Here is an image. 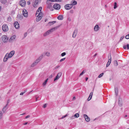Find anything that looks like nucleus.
<instances>
[{
	"instance_id": "nucleus-37",
	"label": "nucleus",
	"mask_w": 129,
	"mask_h": 129,
	"mask_svg": "<svg viewBox=\"0 0 129 129\" xmlns=\"http://www.w3.org/2000/svg\"><path fill=\"white\" fill-rule=\"evenodd\" d=\"M66 55V53L65 52H63L61 54V55L62 56H63L65 55Z\"/></svg>"
},
{
	"instance_id": "nucleus-57",
	"label": "nucleus",
	"mask_w": 129,
	"mask_h": 129,
	"mask_svg": "<svg viewBox=\"0 0 129 129\" xmlns=\"http://www.w3.org/2000/svg\"><path fill=\"white\" fill-rule=\"evenodd\" d=\"M97 53H95L94 55V57H95V56H96L97 55Z\"/></svg>"
},
{
	"instance_id": "nucleus-33",
	"label": "nucleus",
	"mask_w": 129,
	"mask_h": 129,
	"mask_svg": "<svg viewBox=\"0 0 129 129\" xmlns=\"http://www.w3.org/2000/svg\"><path fill=\"white\" fill-rule=\"evenodd\" d=\"M124 36H123L121 37L119 41V42H121L124 38Z\"/></svg>"
},
{
	"instance_id": "nucleus-58",
	"label": "nucleus",
	"mask_w": 129,
	"mask_h": 129,
	"mask_svg": "<svg viewBox=\"0 0 129 129\" xmlns=\"http://www.w3.org/2000/svg\"><path fill=\"white\" fill-rule=\"evenodd\" d=\"M88 79V78L87 77H86L85 78V80L86 81H87Z\"/></svg>"
},
{
	"instance_id": "nucleus-5",
	"label": "nucleus",
	"mask_w": 129,
	"mask_h": 129,
	"mask_svg": "<svg viewBox=\"0 0 129 129\" xmlns=\"http://www.w3.org/2000/svg\"><path fill=\"white\" fill-rule=\"evenodd\" d=\"M61 1H47V3L48 4V8H50L51 7L52 8V6L51 5V2H61Z\"/></svg>"
},
{
	"instance_id": "nucleus-43",
	"label": "nucleus",
	"mask_w": 129,
	"mask_h": 129,
	"mask_svg": "<svg viewBox=\"0 0 129 129\" xmlns=\"http://www.w3.org/2000/svg\"><path fill=\"white\" fill-rule=\"evenodd\" d=\"M74 117V116H72L71 117H70V119H74V117Z\"/></svg>"
},
{
	"instance_id": "nucleus-20",
	"label": "nucleus",
	"mask_w": 129,
	"mask_h": 129,
	"mask_svg": "<svg viewBox=\"0 0 129 129\" xmlns=\"http://www.w3.org/2000/svg\"><path fill=\"white\" fill-rule=\"evenodd\" d=\"M16 38V36L15 35H14L12 36L10 38L9 41L10 42H11L12 41L14 40Z\"/></svg>"
},
{
	"instance_id": "nucleus-49",
	"label": "nucleus",
	"mask_w": 129,
	"mask_h": 129,
	"mask_svg": "<svg viewBox=\"0 0 129 129\" xmlns=\"http://www.w3.org/2000/svg\"><path fill=\"white\" fill-rule=\"evenodd\" d=\"M30 117V116L29 115H28L25 117V118H28Z\"/></svg>"
},
{
	"instance_id": "nucleus-28",
	"label": "nucleus",
	"mask_w": 129,
	"mask_h": 129,
	"mask_svg": "<svg viewBox=\"0 0 129 129\" xmlns=\"http://www.w3.org/2000/svg\"><path fill=\"white\" fill-rule=\"evenodd\" d=\"M1 2L3 4H7V2L6 1H1Z\"/></svg>"
},
{
	"instance_id": "nucleus-6",
	"label": "nucleus",
	"mask_w": 129,
	"mask_h": 129,
	"mask_svg": "<svg viewBox=\"0 0 129 129\" xmlns=\"http://www.w3.org/2000/svg\"><path fill=\"white\" fill-rule=\"evenodd\" d=\"M2 30L4 31H7L8 30V26L7 25H3L2 27Z\"/></svg>"
},
{
	"instance_id": "nucleus-32",
	"label": "nucleus",
	"mask_w": 129,
	"mask_h": 129,
	"mask_svg": "<svg viewBox=\"0 0 129 129\" xmlns=\"http://www.w3.org/2000/svg\"><path fill=\"white\" fill-rule=\"evenodd\" d=\"M45 54L47 56H49L50 55V53L47 52L45 53Z\"/></svg>"
},
{
	"instance_id": "nucleus-52",
	"label": "nucleus",
	"mask_w": 129,
	"mask_h": 129,
	"mask_svg": "<svg viewBox=\"0 0 129 129\" xmlns=\"http://www.w3.org/2000/svg\"><path fill=\"white\" fill-rule=\"evenodd\" d=\"M24 93L23 92H21V93H20V95H23V94H24Z\"/></svg>"
},
{
	"instance_id": "nucleus-62",
	"label": "nucleus",
	"mask_w": 129,
	"mask_h": 129,
	"mask_svg": "<svg viewBox=\"0 0 129 129\" xmlns=\"http://www.w3.org/2000/svg\"><path fill=\"white\" fill-rule=\"evenodd\" d=\"M127 117V115H125L124 116V118Z\"/></svg>"
},
{
	"instance_id": "nucleus-29",
	"label": "nucleus",
	"mask_w": 129,
	"mask_h": 129,
	"mask_svg": "<svg viewBox=\"0 0 129 129\" xmlns=\"http://www.w3.org/2000/svg\"><path fill=\"white\" fill-rule=\"evenodd\" d=\"M79 116V114L78 113H76L74 115V117L75 118H77Z\"/></svg>"
},
{
	"instance_id": "nucleus-47",
	"label": "nucleus",
	"mask_w": 129,
	"mask_h": 129,
	"mask_svg": "<svg viewBox=\"0 0 129 129\" xmlns=\"http://www.w3.org/2000/svg\"><path fill=\"white\" fill-rule=\"evenodd\" d=\"M60 66H57L55 67V69H56L59 67Z\"/></svg>"
},
{
	"instance_id": "nucleus-1",
	"label": "nucleus",
	"mask_w": 129,
	"mask_h": 129,
	"mask_svg": "<svg viewBox=\"0 0 129 129\" xmlns=\"http://www.w3.org/2000/svg\"><path fill=\"white\" fill-rule=\"evenodd\" d=\"M77 4V2L75 1H74L73 2H71L70 4H68L66 5L64 8L66 10H69L72 8L73 6Z\"/></svg>"
},
{
	"instance_id": "nucleus-3",
	"label": "nucleus",
	"mask_w": 129,
	"mask_h": 129,
	"mask_svg": "<svg viewBox=\"0 0 129 129\" xmlns=\"http://www.w3.org/2000/svg\"><path fill=\"white\" fill-rule=\"evenodd\" d=\"M58 27V26H56L49 29L43 34V36L44 37H46L47 36L54 31Z\"/></svg>"
},
{
	"instance_id": "nucleus-44",
	"label": "nucleus",
	"mask_w": 129,
	"mask_h": 129,
	"mask_svg": "<svg viewBox=\"0 0 129 129\" xmlns=\"http://www.w3.org/2000/svg\"><path fill=\"white\" fill-rule=\"evenodd\" d=\"M127 48V49H129V44H128L126 45Z\"/></svg>"
},
{
	"instance_id": "nucleus-56",
	"label": "nucleus",
	"mask_w": 129,
	"mask_h": 129,
	"mask_svg": "<svg viewBox=\"0 0 129 129\" xmlns=\"http://www.w3.org/2000/svg\"><path fill=\"white\" fill-rule=\"evenodd\" d=\"M68 114H66L65 115H64V116H65V117L67 116L68 115Z\"/></svg>"
},
{
	"instance_id": "nucleus-11",
	"label": "nucleus",
	"mask_w": 129,
	"mask_h": 129,
	"mask_svg": "<svg viewBox=\"0 0 129 129\" xmlns=\"http://www.w3.org/2000/svg\"><path fill=\"white\" fill-rule=\"evenodd\" d=\"M110 57V58L108 60V62L107 64L106 65V67H108L109 65H110L111 61L112 58L111 56V55L110 54V56H108V58H109Z\"/></svg>"
},
{
	"instance_id": "nucleus-19",
	"label": "nucleus",
	"mask_w": 129,
	"mask_h": 129,
	"mask_svg": "<svg viewBox=\"0 0 129 129\" xmlns=\"http://www.w3.org/2000/svg\"><path fill=\"white\" fill-rule=\"evenodd\" d=\"M8 103H7L6 105L4 107V108H3L2 110L4 113L5 112L6 110L8 108L7 107V106L8 105Z\"/></svg>"
},
{
	"instance_id": "nucleus-53",
	"label": "nucleus",
	"mask_w": 129,
	"mask_h": 129,
	"mask_svg": "<svg viewBox=\"0 0 129 129\" xmlns=\"http://www.w3.org/2000/svg\"><path fill=\"white\" fill-rule=\"evenodd\" d=\"M65 117V116H62V117H61L60 118L61 119H62L63 118H64Z\"/></svg>"
},
{
	"instance_id": "nucleus-54",
	"label": "nucleus",
	"mask_w": 129,
	"mask_h": 129,
	"mask_svg": "<svg viewBox=\"0 0 129 129\" xmlns=\"http://www.w3.org/2000/svg\"><path fill=\"white\" fill-rule=\"evenodd\" d=\"M68 21H71V19L70 18H68Z\"/></svg>"
},
{
	"instance_id": "nucleus-40",
	"label": "nucleus",
	"mask_w": 129,
	"mask_h": 129,
	"mask_svg": "<svg viewBox=\"0 0 129 129\" xmlns=\"http://www.w3.org/2000/svg\"><path fill=\"white\" fill-rule=\"evenodd\" d=\"M66 59V58H63L62 59H61L60 60V62H62V61H64V60H65V59Z\"/></svg>"
},
{
	"instance_id": "nucleus-51",
	"label": "nucleus",
	"mask_w": 129,
	"mask_h": 129,
	"mask_svg": "<svg viewBox=\"0 0 129 129\" xmlns=\"http://www.w3.org/2000/svg\"><path fill=\"white\" fill-rule=\"evenodd\" d=\"M123 48L124 49H126V46L125 45H124L123 46Z\"/></svg>"
},
{
	"instance_id": "nucleus-46",
	"label": "nucleus",
	"mask_w": 129,
	"mask_h": 129,
	"mask_svg": "<svg viewBox=\"0 0 129 129\" xmlns=\"http://www.w3.org/2000/svg\"><path fill=\"white\" fill-rule=\"evenodd\" d=\"M74 11L73 10H71L70 11V13L71 14L73 13Z\"/></svg>"
},
{
	"instance_id": "nucleus-24",
	"label": "nucleus",
	"mask_w": 129,
	"mask_h": 129,
	"mask_svg": "<svg viewBox=\"0 0 129 129\" xmlns=\"http://www.w3.org/2000/svg\"><path fill=\"white\" fill-rule=\"evenodd\" d=\"M6 56V54L5 55V56L4 59L3 61L4 62H6L8 60V59L9 58L7 56Z\"/></svg>"
},
{
	"instance_id": "nucleus-8",
	"label": "nucleus",
	"mask_w": 129,
	"mask_h": 129,
	"mask_svg": "<svg viewBox=\"0 0 129 129\" xmlns=\"http://www.w3.org/2000/svg\"><path fill=\"white\" fill-rule=\"evenodd\" d=\"M62 75V73L61 72H60L58 73L54 79V81H55L56 80H58L60 77Z\"/></svg>"
},
{
	"instance_id": "nucleus-31",
	"label": "nucleus",
	"mask_w": 129,
	"mask_h": 129,
	"mask_svg": "<svg viewBox=\"0 0 129 129\" xmlns=\"http://www.w3.org/2000/svg\"><path fill=\"white\" fill-rule=\"evenodd\" d=\"M114 64L115 66H117L118 65V63L116 60H115L114 61Z\"/></svg>"
},
{
	"instance_id": "nucleus-59",
	"label": "nucleus",
	"mask_w": 129,
	"mask_h": 129,
	"mask_svg": "<svg viewBox=\"0 0 129 129\" xmlns=\"http://www.w3.org/2000/svg\"><path fill=\"white\" fill-rule=\"evenodd\" d=\"M27 123V122H25V123H24L23 124H24V125H26Z\"/></svg>"
},
{
	"instance_id": "nucleus-64",
	"label": "nucleus",
	"mask_w": 129,
	"mask_h": 129,
	"mask_svg": "<svg viewBox=\"0 0 129 129\" xmlns=\"http://www.w3.org/2000/svg\"><path fill=\"white\" fill-rule=\"evenodd\" d=\"M47 20V19H46L45 20V21L46 22Z\"/></svg>"
},
{
	"instance_id": "nucleus-35",
	"label": "nucleus",
	"mask_w": 129,
	"mask_h": 129,
	"mask_svg": "<svg viewBox=\"0 0 129 129\" xmlns=\"http://www.w3.org/2000/svg\"><path fill=\"white\" fill-rule=\"evenodd\" d=\"M40 11H39V10H37L36 12V15L37 16V15H37L39 13H40Z\"/></svg>"
},
{
	"instance_id": "nucleus-12",
	"label": "nucleus",
	"mask_w": 129,
	"mask_h": 129,
	"mask_svg": "<svg viewBox=\"0 0 129 129\" xmlns=\"http://www.w3.org/2000/svg\"><path fill=\"white\" fill-rule=\"evenodd\" d=\"M22 12L24 16L25 17H27L28 16V13L26 10L25 9H24L23 10Z\"/></svg>"
},
{
	"instance_id": "nucleus-15",
	"label": "nucleus",
	"mask_w": 129,
	"mask_h": 129,
	"mask_svg": "<svg viewBox=\"0 0 129 129\" xmlns=\"http://www.w3.org/2000/svg\"><path fill=\"white\" fill-rule=\"evenodd\" d=\"M84 117L85 118V120L87 122L90 121V119L89 118L86 114H84L83 115Z\"/></svg>"
},
{
	"instance_id": "nucleus-2",
	"label": "nucleus",
	"mask_w": 129,
	"mask_h": 129,
	"mask_svg": "<svg viewBox=\"0 0 129 129\" xmlns=\"http://www.w3.org/2000/svg\"><path fill=\"white\" fill-rule=\"evenodd\" d=\"M44 54H42L31 65V67H33L36 65L42 59Z\"/></svg>"
},
{
	"instance_id": "nucleus-4",
	"label": "nucleus",
	"mask_w": 129,
	"mask_h": 129,
	"mask_svg": "<svg viewBox=\"0 0 129 129\" xmlns=\"http://www.w3.org/2000/svg\"><path fill=\"white\" fill-rule=\"evenodd\" d=\"M14 54L15 51H11L9 53H7L6 54V56H7L9 58H10L13 56Z\"/></svg>"
},
{
	"instance_id": "nucleus-23",
	"label": "nucleus",
	"mask_w": 129,
	"mask_h": 129,
	"mask_svg": "<svg viewBox=\"0 0 129 129\" xmlns=\"http://www.w3.org/2000/svg\"><path fill=\"white\" fill-rule=\"evenodd\" d=\"M57 18L58 20H62L63 19V16L62 15H60Z\"/></svg>"
},
{
	"instance_id": "nucleus-16",
	"label": "nucleus",
	"mask_w": 129,
	"mask_h": 129,
	"mask_svg": "<svg viewBox=\"0 0 129 129\" xmlns=\"http://www.w3.org/2000/svg\"><path fill=\"white\" fill-rule=\"evenodd\" d=\"M77 33V30L75 29L74 31V32L73 33L72 37L73 38H75L76 37Z\"/></svg>"
},
{
	"instance_id": "nucleus-21",
	"label": "nucleus",
	"mask_w": 129,
	"mask_h": 129,
	"mask_svg": "<svg viewBox=\"0 0 129 129\" xmlns=\"http://www.w3.org/2000/svg\"><path fill=\"white\" fill-rule=\"evenodd\" d=\"M38 1H35L33 3V6L34 7H36V6L38 4Z\"/></svg>"
},
{
	"instance_id": "nucleus-26",
	"label": "nucleus",
	"mask_w": 129,
	"mask_h": 129,
	"mask_svg": "<svg viewBox=\"0 0 129 129\" xmlns=\"http://www.w3.org/2000/svg\"><path fill=\"white\" fill-rule=\"evenodd\" d=\"M56 22V21H52L48 23V24H49L50 25H51L52 24L55 23Z\"/></svg>"
},
{
	"instance_id": "nucleus-9",
	"label": "nucleus",
	"mask_w": 129,
	"mask_h": 129,
	"mask_svg": "<svg viewBox=\"0 0 129 129\" xmlns=\"http://www.w3.org/2000/svg\"><path fill=\"white\" fill-rule=\"evenodd\" d=\"M26 4L25 1H20L19 2V5L22 7H24Z\"/></svg>"
},
{
	"instance_id": "nucleus-48",
	"label": "nucleus",
	"mask_w": 129,
	"mask_h": 129,
	"mask_svg": "<svg viewBox=\"0 0 129 129\" xmlns=\"http://www.w3.org/2000/svg\"><path fill=\"white\" fill-rule=\"evenodd\" d=\"M27 4L28 5H29L30 4V1H28L27 2Z\"/></svg>"
},
{
	"instance_id": "nucleus-13",
	"label": "nucleus",
	"mask_w": 129,
	"mask_h": 129,
	"mask_svg": "<svg viewBox=\"0 0 129 129\" xmlns=\"http://www.w3.org/2000/svg\"><path fill=\"white\" fill-rule=\"evenodd\" d=\"M14 25L16 29H18L19 27V24L17 22H14Z\"/></svg>"
},
{
	"instance_id": "nucleus-42",
	"label": "nucleus",
	"mask_w": 129,
	"mask_h": 129,
	"mask_svg": "<svg viewBox=\"0 0 129 129\" xmlns=\"http://www.w3.org/2000/svg\"><path fill=\"white\" fill-rule=\"evenodd\" d=\"M129 35H128L126 36L125 37V38L126 39H129V36H128Z\"/></svg>"
},
{
	"instance_id": "nucleus-61",
	"label": "nucleus",
	"mask_w": 129,
	"mask_h": 129,
	"mask_svg": "<svg viewBox=\"0 0 129 129\" xmlns=\"http://www.w3.org/2000/svg\"><path fill=\"white\" fill-rule=\"evenodd\" d=\"M27 91V89H25L24 90V91L23 92L24 93H25Z\"/></svg>"
},
{
	"instance_id": "nucleus-17",
	"label": "nucleus",
	"mask_w": 129,
	"mask_h": 129,
	"mask_svg": "<svg viewBox=\"0 0 129 129\" xmlns=\"http://www.w3.org/2000/svg\"><path fill=\"white\" fill-rule=\"evenodd\" d=\"M100 29V27H99L98 25H96L94 27V29L95 31H97Z\"/></svg>"
},
{
	"instance_id": "nucleus-60",
	"label": "nucleus",
	"mask_w": 129,
	"mask_h": 129,
	"mask_svg": "<svg viewBox=\"0 0 129 129\" xmlns=\"http://www.w3.org/2000/svg\"><path fill=\"white\" fill-rule=\"evenodd\" d=\"M39 97H38L37 98H36V101H37L38 100V98Z\"/></svg>"
},
{
	"instance_id": "nucleus-63",
	"label": "nucleus",
	"mask_w": 129,
	"mask_h": 129,
	"mask_svg": "<svg viewBox=\"0 0 129 129\" xmlns=\"http://www.w3.org/2000/svg\"><path fill=\"white\" fill-rule=\"evenodd\" d=\"M25 113H23V114H20V115H24V114H25Z\"/></svg>"
},
{
	"instance_id": "nucleus-34",
	"label": "nucleus",
	"mask_w": 129,
	"mask_h": 129,
	"mask_svg": "<svg viewBox=\"0 0 129 129\" xmlns=\"http://www.w3.org/2000/svg\"><path fill=\"white\" fill-rule=\"evenodd\" d=\"M104 74L103 73H102L101 74H100V75H99L98 76V77L99 78H100L103 76Z\"/></svg>"
},
{
	"instance_id": "nucleus-50",
	"label": "nucleus",
	"mask_w": 129,
	"mask_h": 129,
	"mask_svg": "<svg viewBox=\"0 0 129 129\" xmlns=\"http://www.w3.org/2000/svg\"><path fill=\"white\" fill-rule=\"evenodd\" d=\"M27 36V33H25L24 34V38L25 37Z\"/></svg>"
},
{
	"instance_id": "nucleus-45",
	"label": "nucleus",
	"mask_w": 129,
	"mask_h": 129,
	"mask_svg": "<svg viewBox=\"0 0 129 129\" xmlns=\"http://www.w3.org/2000/svg\"><path fill=\"white\" fill-rule=\"evenodd\" d=\"M47 106V104H45L43 106V107L44 108H45Z\"/></svg>"
},
{
	"instance_id": "nucleus-41",
	"label": "nucleus",
	"mask_w": 129,
	"mask_h": 129,
	"mask_svg": "<svg viewBox=\"0 0 129 129\" xmlns=\"http://www.w3.org/2000/svg\"><path fill=\"white\" fill-rule=\"evenodd\" d=\"M42 9V7H39V8H38V10H39V11L41 12Z\"/></svg>"
},
{
	"instance_id": "nucleus-10",
	"label": "nucleus",
	"mask_w": 129,
	"mask_h": 129,
	"mask_svg": "<svg viewBox=\"0 0 129 129\" xmlns=\"http://www.w3.org/2000/svg\"><path fill=\"white\" fill-rule=\"evenodd\" d=\"M53 7L55 9L58 10L60 8V6L57 4H55L54 5Z\"/></svg>"
},
{
	"instance_id": "nucleus-18",
	"label": "nucleus",
	"mask_w": 129,
	"mask_h": 129,
	"mask_svg": "<svg viewBox=\"0 0 129 129\" xmlns=\"http://www.w3.org/2000/svg\"><path fill=\"white\" fill-rule=\"evenodd\" d=\"M37 17L36 19V21L37 22H38L40 21L42 18V17L41 16H40L38 15H37Z\"/></svg>"
},
{
	"instance_id": "nucleus-25",
	"label": "nucleus",
	"mask_w": 129,
	"mask_h": 129,
	"mask_svg": "<svg viewBox=\"0 0 129 129\" xmlns=\"http://www.w3.org/2000/svg\"><path fill=\"white\" fill-rule=\"evenodd\" d=\"M115 91L116 96H117L118 92V89L117 88H115Z\"/></svg>"
},
{
	"instance_id": "nucleus-39",
	"label": "nucleus",
	"mask_w": 129,
	"mask_h": 129,
	"mask_svg": "<svg viewBox=\"0 0 129 129\" xmlns=\"http://www.w3.org/2000/svg\"><path fill=\"white\" fill-rule=\"evenodd\" d=\"M42 12H41L40 11V13H39V14L38 15V16H41L42 17Z\"/></svg>"
},
{
	"instance_id": "nucleus-22",
	"label": "nucleus",
	"mask_w": 129,
	"mask_h": 129,
	"mask_svg": "<svg viewBox=\"0 0 129 129\" xmlns=\"http://www.w3.org/2000/svg\"><path fill=\"white\" fill-rule=\"evenodd\" d=\"M93 94V92H91L90 94V95H89V97L88 98V99H87V101H90L91 99L92 95Z\"/></svg>"
},
{
	"instance_id": "nucleus-36",
	"label": "nucleus",
	"mask_w": 129,
	"mask_h": 129,
	"mask_svg": "<svg viewBox=\"0 0 129 129\" xmlns=\"http://www.w3.org/2000/svg\"><path fill=\"white\" fill-rule=\"evenodd\" d=\"M85 72V71L84 70H83L82 71V72L80 74V76H81Z\"/></svg>"
},
{
	"instance_id": "nucleus-55",
	"label": "nucleus",
	"mask_w": 129,
	"mask_h": 129,
	"mask_svg": "<svg viewBox=\"0 0 129 129\" xmlns=\"http://www.w3.org/2000/svg\"><path fill=\"white\" fill-rule=\"evenodd\" d=\"M76 99V97L75 96H74L73 99V100H74Z\"/></svg>"
},
{
	"instance_id": "nucleus-14",
	"label": "nucleus",
	"mask_w": 129,
	"mask_h": 129,
	"mask_svg": "<svg viewBox=\"0 0 129 129\" xmlns=\"http://www.w3.org/2000/svg\"><path fill=\"white\" fill-rule=\"evenodd\" d=\"M118 105L120 106L122 105V99L120 97H119L118 99Z\"/></svg>"
},
{
	"instance_id": "nucleus-7",
	"label": "nucleus",
	"mask_w": 129,
	"mask_h": 129,
	"mask_svg": "<svg viewBox=\"0 0 129 129\" xmlns=\"http://www.w3.org/2000/svg\"><path fill=\"white\" fill-rule=\"evenodd\" d=\"M8 38L6 35L3 36L2 37V40L4 42H6L7 41Z\"/></svg>"
},
{
	"instance_id": "nucleus-30",
	"label": "nucleus",
	"mask_w": 129,
	"mask_h": 129,
	"mask_svg": "<svg viewBox=\"0 0 129 129\" xmlns=\"http://www.w3.org/2000/svg\"><path fill=\"white\" fill-rule=\"evenodd\" d=\"M117 7V3L116 2H115L114 3V9H116Z\"/></svg>"
},
{
	"instance_id": "nucleus-27",
	"label": "nucleus",
	"mask_w": 129,
	"mask_h": 129,
	"mask_svg": "<svg viewBox=\"0 0 129 129\" xmlns=\"http://www.w3.org/2000/svg\"><path fill=\"white\" fill-rule=\"evenodd\" d=\"M48 80V79H46L45 81V82L43 83V86H45L47 82V81Z\"/></svg>"
},
{
	"instance_id": "nucleus-38",
	"label": "nucleus",
	"mask_w": 129,
	"mask_h": 129,
	"mask_svg": "<svg viewBox=\"0 0 129 129\" xmlns=\"http://www.w3.org/2000/svg\"><path fill=\"white\" fill-rule=\"evenodd\" d=\"M3 115V113L2 112H0V119H1Z\"/></svg>"
}]
</instances>
